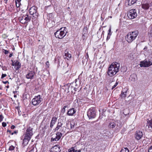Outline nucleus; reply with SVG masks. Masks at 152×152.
I'll list each match as a JSON object with an SVG mask.
<instances>
[{
	"instance_id": "f03ea898",
	"label": "nucleus",
	"mask_w": 152,
	"mask_h": 152,
	"mask_svg": "<svg viewBox=\"0 0 152 152\" xmlns=\"http://www.w3.org/2000/svg\"><path fill=\"white\" fill-rule=\"evenodd\" d=\"M67 32L66 27L61 28L54 33V35L56 37L61 39L66 35Z\"/></svg>"
},
{
	"instance_id": "a878e982",
	"label": "nucleus",
	"mask_w": 152,
	"mask_h": 152,
	"mask_svg": "<svg viewBox=\"0 0 152 152\" xmlns=\"http://www.w3.org/2000/svg\"><path fill=\"white\" fill-rule=\"evenodd\" d=\"M81 149L75 150L74 148H72L69 150V152H81Z\"/></svg>"
},
{
	"instance_id": "e433bc0d",
	"label": "nucleus",
	"mask_w": 152,
	"mask_h": 152,
	"mask_svg": "<svg viewBox=\"0 0 152 152\" xmlns=\"http://www.w3.org/2000/svg\"><path fill=\"white\" fill-rule=\"evenodd\" d=\"M3 52L5 54H7L9 53L8 50L4 49Z\"/></svg>"
},
{
	"instance_id": "4be33fe9",
	"label": "nucleus",
	"mask_w": 152,
	"mask_h": 152,
	"mask_svg": "<svg viewBox=\"0 0 152 152\" xmlns=\"http://www.w3.org/2000/svg\"><path fill=\"white\" fill-rule=\"evenodd\" d=\"M65 56L66 57L65 58V59L67 60H69V59L71 58V55L70 54L68 53V51L66 50L65 51Z\"/></svg>"
},
{
	"instance_id": "4468645a",
	"label": "nucleus",
	"mask_w": 152,
	"mask_h": 152,
	"mask_svg": "<svg viewBox=\"0 0 152 152\" xmlns=\"http://www.w3.org/2000/svg\"><path fill=\"white\" fill-rule=\"evenodd\" d=\"M143 135V133L142 131H137L135 134V137L136 140H139L142 137Z\"/></svg>"
},
{
	"instance_id": "a18cd8bd",
	"label": "nucleus",
	"mask_w": 152,
	"mask_h": 152,
	"mask_svg": "<svg viewBox=\"0 0 152 152\" xmlns=\"http://www.w3.org/2000/svg\"><path fill=\"white\" fill-rule=\"evenodd\" d=\"M110 35H111L107 34V40H108L110 39Z\"/></svg>"
},
{
	"instance_id": "864d4df0",
	"label": "nucleus",
	"mask_w": 152,
	"mask_h": 152,
	"mask_svg": "<svg viewBox=\"0 0 152 152\" xmlns=\"http://www.w3.org/2000/svg\"><path fill=\"white\" fill-rule=\"evenodd\" d=\"M3 83L4 84H6L7 83H8V81H5V82H4L3 81Z\"/></svg>"
},
{
	"instance_id": "c756f323",
	"label": "nucleus",
	"mask_w": 152,
	"mask_h": 152,
	"mask_svg": "<svg viewBox=\"0 0 152 152\" xmlns=\"http://www.w3.org/2000/svg\"><path fill=\"white\" fill-rule=\"evenodd\" d=\"M70 125L71 129H72L74 127L75 125V122L74 120H72L71 121Z\"/></svg>"
},
{
	"instance_id": "7c9ffc66",
	"label": "nucleus",
	"mask_w": 152,
	"mask_h": 152,
	"mask_svg": "<svg viewBox=\"0 0 152 152\" xmlns=\"http://www.w3.org/2000/svg\"><path fill=\"white\" fill-rule=\"evenodd\" d=\"M28 150H30L29 152H34V147L33 146H31L30 148H28Z\"/></svg>"
},
{
	"instance_id": "8fccbe9b",
	"label": "nucleus",
	"mask_w": 152,
	"mask_h": 152,
	"mask_svg": "<svg viewBox=\"0 0 152 152\" xmlns=\"http://www.w3.org/2000/svg\"><path fill=\"white\" fill-rule=\"evenodd\" d=\"M7 132H9V133H10L11 134L12 133L11 131L10 130H9L8 129L7 130Z\"/></svg>"
},
{
	"instance_id": "c9c22d12",
	"label": "nucleus",
	"mask_w": 152,
	"mask_h": 152,
	"mask_svg": "<svg viewBox=\"0 0 152 152\" xmlns=\"http://www.w3.org/2000/svg\"><path fill=\"white\" fill-rule=\"evenodd\" d=\"M111 34H112V33L111 32V27L110 26V28L108 31V34L111 35Z\"/></svg>"
},
{
	"instance_id": "dca6fc26",
	"label": "nucleus",
	"mask_w": 152,
	"mask_h": 152,
	"mask_svg": "<svg viewBox=\"0 0 152 152\" xmlns=\"http://www.w3.org/2000/svg\"><path fill=\"white\" fill-rule=\"evenodd\" d=\"M57 119V118L56 117H53L52 118L50 124V127L52 129L55 124Z\"/></svg>"
},
{
	"instance_id": "37998d69",
	"label": "nucleus",
	"mask_w": 152,
	"mask_h": 152,
	"mask_svg": "<svg viewBox=\"0 0 152 152\" xmlns=\"http://www.w3.org/2000/svg\"><path fill=\"white\" fill-rule=\"evenodd\" d=\"M6 76L7 75L5 74H2L1 75V78L2 79L4 78V77H6Z\"/></svg>"
},
{
	"instance_id": "603ef678",
	"label": "nucleus",
	"mask_w": 152,
	"mask_h": 152,
	"mask_svg": "<svg viewBox=\"0 0 152 152\" xmlns=\"http://www.w3.org/2000/svg\"><path fill=\"white\" fill-rule=\"evenodd\" d=\"M12 56V53H10V55H9V57H11Z\"/></svg>"
},
{
	"instance_id": "b1692460",
	"label": "nucleus",
	"mask_w": 152,
	"mask_h": 152,
	"mask_svg": "<svg viewBox=\"0 0 152 152\" xmlns=\"http://www.w3.org/2000/svg\"><path fill=\"white\" fill-rule=\"evenodd\" d=\"M137 0H128V4L131 6L135 3Z\"/></svg>"
},
{
	"instance_id": "de8ad7c7",
	"label": "nucleus",
	"mask_w": 152,
	"mask_h": 152,
	"mask_svg": "<svg viewBox=\"0 0 152 152\" xmlns=\"http://www.w3.org/2000/svg\"><path fill=\"white\" fill-rule=\"evenodd\" d=\"M149 34L151 35H152V28L151 29Z\"/></svg>"
},
{
	"instance_id": "79ce46f5",
	"label": "nucleus",
	"mask_w": 152,
	"mask_h": 152,
	"mask_svg": "<svg viewBox=\"0 0 152 152\" xmlns=\"http://www.w3.org/2000/svg\"><path fill=\"white\" fill-rule=\"evenodd\" d=\"M87 27H85L83 29V31H85V32H86L87 31Z\"/></svg>"
},
{
	"instance_id": "9b49d317",
	"label": "nucleus",
	"mask_w": 152,
	"mask_h": 152,
	"mask_svg": "<svg viewBox=\"0 0 152 152\" xmlns=\"http://www.w3.org/2000/svg\"><path fill=\"white\" fill-rule=\"evenodd\" d=\"M63 123L61 122H58L55 128L54 129V131H56L59 130V132H64V126L63 127Z\"/></svg>"
},
{
	"instance_id": "5701e85b",
	"label": "nucleus",
	"mask_w": 152,
	"mask_h": 152,
	"mask_svg": "<svg viewBox=\"0 0 152 152\" xmlns=\"http://www.w3.org/2000/svg\"><path fill=\"white\" fill-rule=\"evenodd\" d=\"M146 126H148V128H151L152 129V119L150 120H148Z\"/></svg>"
},
{
	"instance_id": "412c9836",
	"label": "nucleus",
	"mask_w": 152,
	"mask_h": 152,
	"mask_svg": "<svg viewBox=\"0 0 152 152\" xmlns=\"http://www.w3.org/2000/svg\"><path fill=\"white\" fill-rule=\"evenodd\" d=\"M142 7L145 10H148L150 7L149 4L148 3H144L141 4Z\"/></svg>"
},
{
	"instance_id": "6ab92c4d",
	"label": "nucleus",
	"mask_w": 152,
	"mask_h": 152,
	"mask_svg": "<svg viewBox=\"0 0 152 152\" xmlns=\"http://www.w3.org/2000/svg\"><path fill=\"white\" fill-rule=\"evenodd\" d=\"M76 112V110L74 108H72L68 111L67 114L69 116H73Z\"/></svg>"
},
{
	"instance_id": "f8f14e48",
	"label": "nucleus",
	"mask_w": 152,
	"mask_h": 152,
	"mask_svg": "<svg viewBox=\"0 0 152 152\" xmlns=\"http://www.w3.org/2000/svg\"><path fill=\"white\" fill-rule=\"evenodd\" d=\"M152 65V62L149 60H145L141 61L140 63V67H148Z\"/></svg>"
},
{
	"instance_id": "6e6552de",
	"label": "nucleus",
	"mask_w": 152,
	"mask_h": 152,
	"mask_svg": "<svg viewBox=\"0 0 152 152\" xmlns=\"http://www.w3.org/2000/svg\"><path fill=\"white\" fill-rule=\"evenodd\" d=\"M137 11L135 9L130 10L127 13V16L129 18L134 19L137 16Z\"/></svg>"
},
{
	"instance_id": "4c0bfd02",
	"label": "nucleus",
	"mask_w": 152,
	"mask_h": 152,
	"mask_svg": "<svg viewBox=\"0 0 152 152\" xmlns=\"http://www.w3.org/2000/svg\"><path fill=\"white\" fill-rule=\"evenodd\" d=\"M3 117L2 115H0V122L2 121Z\"/></svg>"
},
{
	"instance_id": "423d86ee",
	"label": "nucleus",
	"mask_w": 152,
	"mask_h": 152,
	"mask_svg": "<svg viewBox=\"0 0 152 152\" xmlns=\"http://www.w3.org/2000/svg\"><path fill=\"white\" fill-rule=\"evenodd\" d=\"M37 8L35 6L31 7L29 10V13L31 15H32L33 18H36L38 17V13L37 11Z\"/></svg>"
},
{
	"instance_id": "bf43d9fd",
	"label": "nucleus",
	"mask_w": 152,
	"mask_h": 152,
	"mask_svg": "<svg viewBox=\"0 0 152 152\" xmlns=\"http://www.w3.org/2000/svg\"><path fill=\"white\" fill-rule=\"evenodd\" d=\"M7 88H9V86H7Z\"/></svg>"
},
{
	"instance_id": "052dcab7",
	"label": "nucleus",
	"mask_w": 152,
	"mask_h": 152,
	"mask_svg": "<svg viewBox=\"0 0 152 152\" xmlns=\"http://www.w3.org/2000/svg\"><path fill=\"white\" fill-rule=\"evenodd\" d=\"M126 110H128L127 109V110H125V111H126Z\"/></svg>"
},
{
	"instance_id": "a19ab883",
	"label": "nucleus",
	"mask_w": 152,
	"mask_h": 152,
	"mask_svg": "<svg viewBox=\"0 0 152 152\" xmlns=\"http://www.w3.org/2000/svg\"><path fill=\"white\" fill-rule=\"evenodd\" d=\"M148 152H152V146L149 148Z\"/></svg>"
},
{
	"instance_id": "473e14b6",
	"label": "nucleus",
	"mask_w": 152,
	"mask_h": 152,
	"mask_svg": "<svg viewBox=\"0 0 152 152\" xmlns=\"http://www.w3.org/2000/svg\"><path fill=\"white\" fill-rule=\"evenodd\" d=\"M67 107V106H65L63 108L62 110V112L63 113H64L65 112V108L66 107Z\"/></svg>"
},
{
	"instance_id": "4d7b16f0",
	"label": "nucleus",
	"mask_w": 152,
	"mask_h": 152,
	"mask_svg": "<svg viewBox=\"0 0 152 152\" xmlns=\"http://www.w3.org/2000/svg\"><path fill=\"white\" fill-rule=\"evenodd\" d=\"M14 97H16V95H14Z\"/></svg>"
},
{
	"instance_id": "c03bdc74",
	"label": "nucleus",
	"mask_w": 152,
	"mask_h": 152,
	"mask_svg": "<svg viewBox=\"0 0 152 152\" xmlns=\"http://www.w3.org/2000/svg\"><path fill=\"white\" fill-rule=\"evenodd\" d=\"M46 64L48 67H49V64L48 61H47L46 63Z\"/></svg>"
},
{
	"instance_id": "58836bf2",
	"label": "nucleus",
	"mask_w": 152,
	"mask_h": 152,
	"mask_svg": "<svg viewBox=\"0 0 152 152\" xmlns=\"http://www.w3.org/2000/svg\"><path fill=\"white\" fill-rule=\"evenodd\" d=\"M7 125V124L6 123L4 122H3L2 123V126L4 127H5Z\"/></svg>"
},
{
	"instance_id": "393cba45",
	"label": "nucleus",
	"mask_w": 152,
	"mask_h": 152,
	"mask_svg": "<svg viewBox=\"0 0 152 152\" xmlns=\"http://www.w3.org/2000/svg\"><path fill=\"white\" fill-rule=\"evenodd\" d=\"M116 124L114 122H111L110 123L109 126L112 128H113L115 127Z\"/></svg>"
},
{
	"instance_id": "6e6d98bb",
	"label": "nucleus",
	"mask_w": 152,
	"mask_h": 152,
	"mask_svg": "<svg viewBox=\"0 0 152 152\" xmlns=\"http://www.w3.org/2000/svg\"><path fill=\"white\" fill-rule=\"evenodd\" d=\"M77 79H76V80H75V83H76V81H77Z\"/></svg>"
},
{
	"instance_id": "3c124183",
	"label": "nucleus",
	"mask_w": 152,
	"mask_h": 152,
	"mask_svg": "<svg viewBox=\"0 0 152 152\" xmlns=\"http://www.w3.org/2000/svg\"><path fill=\"white\" fill-rule=\"evenodd\" d=\"M150 4V6H152V8H150V9L151 10H152V1L151 2V3Z\"/></svg>"
},
{
	"instance_id": "0eeeda50",
	"label": "nucleus",
	"mask_w": 152,
	"mask_h": 152,
	"mask_svg": "<svg viewBox=\"0 0 152 152\" xmlns=\"http://www.w3.org/2000/svg\"><path fill=\"white\" fill-rule=\"evenodd\" d=\"M87 115L89 119L95 118L96 115L95 108L93 107L90 108L87 111Z\"/></svg>"
},
{
	"instance_id": "49530a36",
	"label": "nucleus",
	"mask_w": 152,
	"mask_h": 152,
	"mask_svg": "<svg viewBox=\"0 0 152 152\" xmlns=\"http://www.w3.org/2000/svg\"><path fill=\"white\" fill-rule=\"evenodd\" d=\"M15 126L14 125H12L11 126V128L12 129H14L15 128Z\"/></svg>"
},
{
	"instance_id": "c85d7f7f",
	"label": "nucleus",
	"mask_w": 152,
	"mask_h": 152,
	"mask_svg": "<svg viewBox=\"0 0 152 152\" xmlns=\"http://www.w3.org/2000/svg\"><path fill=\"white\" fill-rule=\"evenodd\" d=\"M129 113V111L127 112V113H125V112H124L123 113V114L121 115V117H122V116L124 117V116H125V117H126V118L125 119L126 120V119H127L128 118V115Z\"/></svg>"
},
{
	"instance_id": "9d476101",
	"label": "nucleus",
	"mask_w": 152,
	"mask_h": 152,
	"mask_svg": "<svg viewBox=\"0 0 152 152\" xmlns=\"http://www.w3.org/2000/svg\"><path fill=\"white\" fill-rule=\"evenodd\" d=\"M62 135V132H57L56 134V136L55 137L53 136L51 138V142H53L58 141L61 138Z\"/></svg>"
},
{
	"instance_id": "cd10ccee",
	"label": "nucleus",
	"mask_w": 152,
	"mask_h": 152,
	"mask_svg": "<svg viewBox=\"0 0 152 152\" xmlns=\"http://www.w3.org/2000/svg\"><path fill=\"white\" fill-rule=\"evenodd\" d=\"M126 91H124V89L121 92V96L122 98L125 97L126 96Z\"/></svg>"
},
{
	"instance_id": "2eb2a0df",
	"label": "nucleus",
	"mask_w": 152,
	"mask_h": 152,
	"mask_svg": "<svg viewBox=\"0 0 152 152\" xmlns=\"http://www.w3.org/2000/svg\"><path fill=\"white\" fill-rule=\"evenodd\" d=\"M35 75L34 71H29L26 76V78L27 79H33Z\"/></svg>"
},
{
	"instance_id": "f257e3e1",
	"label": "nucleus",
	"mask_w": 152,
	"mask_h": 152,
	"mask_svg": "<svg viewBox=\"0 0 152 152\" xmlns=\"http://www.w3.org/2000/svg\"><path fill=\"white\" fill-rule=\"evenodd\" d=\"M120 66V63L116 62L112 63L109 67L107 75L110 77L115 75L119 70Z\"/></svg>"
},
{
	"instance_id": "ddd939ff",
	"label": "nucleus",
	"mask_w": 152,
	"mask_h": 152,
	"mask_svg": "<svg viewBox=\"0 0 152 152\" xmlns=\"http://www.w3.org/2000/svg\"><path fill=\"white\" fill-rule=\"evenodd\" d=\"M12 65L14 66V68L16 70L19 69L20 67L21 64L18 61H14L12 60Z\"/></svg>"
},
{
	"instance_id": "a211bd4d",
	"label": "nucleus",
	"mask_w": 152,
	"mask_h": 152,
	"mask_svg": "<svg viewBox=\"0 0 152 152\" xmlns=\"http://www.w3.org/2000/svg\"><path fill=\"white\" fill-rule=\"evenodd\" d=\"M129 79V81L132 82L136 81L137 80V75L135 74H132L130 76Z\"/></svg>"
},
{
	"instance_id": "7ed1b4c3",
	"label": "nucleus",
	"mask_w": 152,
	"mask_h": 152,
	"mask_svg": "<svg viewBox=\"0 0 152 152\" xmlns=\"http://www.w3.org/2000/svg\"><path fill=\"white\" fill-rule=\"evenodd\" d=\"M138 34V32L137 31L129 32L126 37V40L129 43L132 42L135 39Z\"/></svg>"
},
{
	"instance_id": "ea45409f",
	"label": "nucleus",
	"mask_w": 152,
	"mask_h": 152,
	"mask_svg": "<svg viewBox=\"0 0 152 152\" xmlns=\"http://www.w3.org/2000/svg\"><path fill=\"white\" fill-rule=\"evenodd\" d=\"M18 132V131H14L13 132H12L11 134L13 135L14 134H16Z\"/></svg>"
},
{
	"instance_id": "39448f33",
	"label": "nucleus",
	"mask_w": 152,
	"mask_h": 152,
	"mask_svg": "<svg viewBox=\"0 0 152 152\" xmlns=\"http://www.w3.org/2000/svg\"><path fill=\"white\" fill-rule=\"evenodd\" d=\"M31 17H29L28 14H27L25 15H21L18 18V19L20 22L23 24H25L30 21L31 20Z\"/></svg>"
},
{
	"instance_id": "2f4dec72",
	"label": "nucleus",
	"mask_w": 152,
	"mask_h": 152,
	"mask_svg": "<svg viewBox=\"0 0 152 152\" xmlns=\"http://www.w3.org/2000/svg\"><path fill=\"white\" fill-rule=\"evenodd\" d=\"M121 152H129V151L127 148H124V149L122 150Z\"/></svg>"
},
{
	"instance_id": "20e7f679",
	"label": "nucleus",
	"mask_w": 152,
	"mask_h": 152,
	"mask_svg": "<svg viewBox=\"0 0 152 152\" xmlns=\"http://www.w3.org/2000/svg\"><path fill=\"white\" fill-rule=\"evenodd\" d=\"M42 100L43 99L42 96L40 95H39L35 96L32 99L31 104L34 106H37L40 104Z\"/></svg>"
},
{
	"instance_id": "bb28decb",
	"label": "nucleus",
	"mask_w": 152,
	"mask_h": 152,
	"mask_svg": "<svg viewBox=\"0 0 152 152\" xmlns=\"http://www.w3.org/2000/svg\"><path fill=\"white\" fill-rule=\"evenodd\" d=\"M21 0H15L16 6L17 7H19L20 5H21Z\"/></svg>"
},
{
	"instance_id": "f704fd0d",
	"label": "nucleus",
	"mask_w": 152,
	"mask_h": 152,
	"mask_svg": "<svg viewBox=\"0 0 152 152\" xmlns=\"http://www.w3.org/2000/svg\"><path fill=\"white\" fill-rule=\"evenodd\" d=\"M15 147L12 145L10 146L9 148V150L10 151H13L14 150Z\"/></svg>"
},
{
	"instance_id": "09e8293b",
	"label": "nucleus",
	"mask_w": 152,
	"mask_h": 152,
	"mask_svg": "<svg viewBox=\"0 0 152 152\" xmlns=\"http://www.w3.org/2000/svg\"><path fill=\"white\" fill-rule=\"evenodd\" d=\"M74 90L75 91V92H74V94H75V92L77 91V88H74Z\"/></svg>"
},
{
	"instance_id": "1a4fd4ad",
	"label": "nucleus",
	"mask_w": 152,
	"mask_h": 152,
	"mask_svg": "<svg viewBox=\"0 0 152 152\" xmlns=\"http://www.w3.org/2000/svg\"><path fill=\"white\" fill-rule=\"evenodd\" d=\"M32 127L30 126L28 127L24 134V136L31 138L34 133Z\"/></svg>"
},
{
	"instance_id": "5fc2aeb1",
	"label": "nucleus",
	"mask_w": 152,
	"mask_h": 152,
	"mask_svg": "<svg viewBox=\"0 0 152 152\" xmlns=\"http://www.w3.org/2000/svg\"><path fill=\"white\" fill-rule=\"evenodd\" d=\"M7 0H4V2L5 3H7Z\"/></svg>"
},
{
	"instance_id": "aec40b11",
	"label": "nucleus",
	"mask_w": 152,
	"mask_h": 152,
	"mask_svg": "<svg viewBox=\"0 0 152 152\" xmlns=\"http://www.w3.org/2000/svg\"><path fill=\"white\" fill-rule=\"evenodd\" d=\"M50 152H60L61 149L57 145H55L52 147L50 150Z\"/></svg>"
},
{
	"instance_id": "13d9d810",
	"label": "nucleus",
	"mask_w": 152,
	"mask_h": 152,
	"mask_svg": "<svg viewBox=\"0 0 152 152\" xmlns=\"http://www.w3.org/2000/svg\"><path fill=\"white\" fill-rule=\"evenodd\" d=\"M110 18H112V16H110Z\"/></svg>"
},
{
	"instance_id": "72a5a7b5",
	"label": "nucleus",
	"mask_w": 152,
	"mask_h": 152,
	"mask_svg": "<svg viewBox=\"0 0 152 152\" xmlns=\"http://www.w3.org/2000/svg\"><path fill=\"white\" fill-rule=\"evenodd\" d=\"M118 82H116L115 84L113 85L112 88V89L113 90V89H114L118 85Z\"/></svg>"
},
{
	"instance_id": "f3484780",
	"label": "nucleus",
	"mask_w": 152,
	"mask_h": 152,
	"mask_svg": "<svg viewBox=\"0 0 152 152\" xmlns=\"http://www.w3.org/2000/svg\"><path fill=\"white\" fill-rule=\"evenodd\" d=\"M31 138L28 137L24 136V138L23 141L22 143V146L24 147L28 144V142Z\"/></svg>"
}]
</instances>
